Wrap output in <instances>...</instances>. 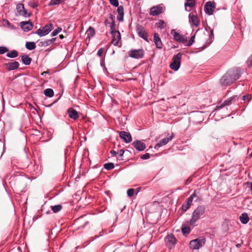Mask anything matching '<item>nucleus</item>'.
<instances>
[{
	"instance_id": "f257e3e1",
	"label": "nucleus",
	"mask_w": 252,
	"mask_h": 252,
	"mask_svg": "<svg viewBox=\"0 0 252 252\" xmlns=\"http://www.w3.org/2000/svg\"><path fill=\"white\" fill-rule=\"evenodd\" d=\"M236 75H234V73L231 72L225 73L220 79V83L221 86H228L233 83L235 80L238 79L241 74V71L236 70Z\"/></svg>"
},
{
	"instance_id": "f03ea898",
	"label": "nucleus",
	"mask_w": 252,
	"mask_h": 252,
	"mask_svg": "<svg viewBox=\"0 0 252 252\" xmlns=\"http://www.w3.org/2000/svg\"><path fill=\"white\" fill-rule=\"evenodd\" d=\"M205 207L204 205L198 206L193 211L192 214L191 219L189 220V224L194 226L195 222L199 218L203 215L205 212Z\"/></svg>"
},
{
	"instance_id": "7ed1b4c3",
	"label": "nucleus",
	"mask_w": 252,
	"mask_h": 252,
	"mask_svg": "<svg viewBox=\"0 0 252 252\" xmlns=\"http://www.w3.org/2000/svg\"><path fill=\"white\" fill-rule=\"evenodd\" d=\"M53 29V25L52 24H48L43 27L37 30L35 32V33L38 34L40 36H43L48 34Z\"/></svg>"
},
{
	"instance_id": "20e7f679",
	"label": "nucleus",
	"mask_w": 252,
	"mask_h": 252,
	"mask_svg": "<svg viewBox=\"0 0 252 252\" xmlns=\"http://www.w3.org/2000/svg\"><path fill=\"white\" fill-rule=\"evenodd\" d=\"M181 57L182 54L180 53H178L173 57V62L170 65L171 69L175 71L178 70L181 65Z\"/></svg>"
},
{
	"instance_id": "39448f33",
	"label": "nucleus",
	"mask_w": 252,
	"mask_h": 252,
	"mask_svg": "<svg viewBox=\"0 0 252 252\" xmlns=\"http://www.w3.org/2000/svg\"><path fill=\"white\" fill-rule=\"evenodd\" d=\"M130 57L135 59H139L143 57L144 55V51L142 49L138 50H131L128 53Z\"/></svg>"
},
{
	"instance_id": "423d86ee",
	"label": "nucleus",
	"mask_w": 252,
	"mask_h": 252,
	"mask_svg": "<svg viewBox=\"0 0 252 252\" xmlns=\"http://www.w3.org/2000/svg\"><path fill=\"white\" fill-rule=\"evenodd\" d=\"M216 2L214 1H208L205 3L204 11L209 15H212L216 8Z\"/></svg>"
},
{
	"instance_id": "0eeeda50",
	"label": "nucleus",
	"mask_w": 252,
	"mask_h": 252,
	"mask_svg": "<svg viewBox=\"0 0 252 252\" xmlns=\"http://www.w3.org/2000/svg\"><path fill=\"white\" fill-rule=\"evenodd\" d=\"M205 243L204 239H196L191 240L189 243V247L191 249H198Z\"/></svg>"
},
{
	"instance_id": "6e6552de",
	"label": "nucleus",
	"mask_w": 252,
	"mask_h": 252,
	"mask_svg": "<svg viewBox=\"0 0 252 252\" xmlns=\"http://www.w3.org/2000/svg\"><path fill=\"white\" fill-rule=\"evenodd\" d=\"M112 35L111 43L115 46L118 45L119 41L121 39V34L119 31L111 32Z\"/></svg>"
},
{
	"instance_id": "1a4fd4ad",
	"label": "nucleus",
	"mask_w": 252,
	"mask_h": 252,
	"mask_svg": "<svg viewBox=\"0 0 252 252\" xmlns=\"http://www.w3.org/2000/svg\"><path fill=\"white\" fill-rule=\"evenodd\" d=\"M20 26L24 32L31 31L33 28V24L30 21H23L20 23Z\"/></svg>"
},
{
	"instance_id": "9d476101",
	"label": "nucleus",
	"mask_w": 252,
	"mask_h": 252,
	"mask_svg": "<svg viewBox=\"0 0 252 252\" xmlns=\"http://www.w3.org/2000/svg\"><path fill=\"white\" fill-rule=\"evenodd\" d=\"M119 136L127 143H130L132 141V137L129 133L122 131L120 132Z\"/></svg>"
},
{
	"instance_id": "9b49d317",
	"label": "nucleus",
	"mask_w": 252,
	"mask_h": 252,
	"mask_svg": "<svg viewBox=\"0 0 252 252\" xmlns=\"http://www.w3.org/2000/svg\"><path fill=\"white\" fill-rule=\"evenodd\" d=\"M137 31L139 36L143 38L146 41H148L147 33L144 28L141 26L137 27Z\"/></svg>"
},
{
	"instance_id": "f8f14e48",
	"label": "nucleus",
	"mask_w": 252,
	"mask_h": 252,
	"mask_svg": "<svg viewBox=\"0 0 252 252\" xmlns=\"http://www.w3.org/2000/svg\"><path fill=\"white\" fill-rule=\"evenodd\" d=\"M189 21L190 23L196 27H198L200 24V21L198 17L193 14L192 13H190L189 16Z\"/></svg>"
},
{
	"instance_id": "ddd939ff",
	"label": "nucleus",
	"mask_w": 252,
	"mask_h": 252,
	"mask_svg": "<svg viewBox=\"0 0 252 252\" xmlns=\"http://www.w3.org/2000/svg\"><path fill=\"white\" fill-rule=\"evenodd\" d=\"M174 134L173 133H172V134L168 137L164 138L162 139H161L159 143L157 144L155 146V148H157L158 147H160L162 146L165 145L166 144H167L170 140L172 139V138L174 137Z\"/></svg>"
},
{
	"instance_id": "4468645a",
	"label": "nucleus",
	"mask_w": 252,
	"mask_h": 252,
	"mask_svg": "<svg viewBox=\"0 0 252 252\" xmlns=\"http://www.w3.org/2000/svg\"><path fill=\"white\" fill-rule=\"evenodd\" d=\"M174 39L179 42L183 43V44H186L187 43L188 40L187 38H185L183 35L180 34V33L177 32H174Z\"/></svg>"
},
{
	"instance_id": "2eb2a0df",
	"label": "nucleus",
	"mask_w": 252,
	"mask_h": 252,
	"mask_svg": "<svg viewBox=\"0 0 252 252\" xmlns=\"http://www.w3.org/2000/svg\"><path fill=\"white\" fill-rule=\"evenodd\" d=\"M133 146L138 151H143L146 148V145L144 143L136 140L132 143Z\"/></svg>"
},
{
	"instance_id": "dca6fc26",
	"label": "nucleus",
	"mask_w": 252,
	"mask_h": 252,
	"mask_svg": "<svg viewBox=\"0 0 252 252\" xmlns=\"http://www.w3.org/2000/svg\"><path fill=\"white\" fill-rule=\"evenodd\" d=\"M68 116L70 118L76 120L79 118L78 112L72 108H69L67 110Z\"/></svg>"
},
{
	"instance_id": "f3484780",
	"label": "nucleus",
	"mask_w": 252,
	"mask_h": 252,
	"mask_svg": "<svg viewBox=\"0 0 252 252\" xmlns=\"http://www.w3.org/2000/svg\"><path fill=\"white\" fill-rule=\"evenodd\" d=\"M154 41L158 48L160 49L162 48V43L158 33H155L154 34Z\"/></svg>"
},
{
	"instance_id": "a211bd4d",
	"label": "nucleus",
	"mask_w": 252,
	"mask_h": 252,
	"mask_svg": "<svg viewBox=\"0 0 252 252\" xmlns=\"http://www.w3.org/2000/svg\"><path fill=\"white\" fill-rule=\"evenodd\" d=\"M162 8L160 6H154L150 9V14L153 16H156L162 13Z\"/></svg>"
},
{
	"instance_id": "6ab92c4d",
	"label": "nucleus",
	"mask_w": 252,
	"mask_h": 252,
	"mask_svg": "<svg viewBox=\"0 0 252 252\" xmlns=\"http://www.w3.org/2000/svg\"><path fill=\"white\" fill-rule=\"evenodd\" d=\"M5 66L8 70H12L18 68L19 66V63L18 62L14 61L6 63Z\"/></svg>"
},
{
	"instance_id": "aec40b11",
	"label": "nucleus",
	"mask_w": 252,
	"mask_h": 252,
	"mask_svg": "<svg viewBox=\"0 0 252 252\" xmlns=\"http://www.w3.org/2000/svg\"><path fill=\"white\" fill-rule=\"evenodd\" d=\"M189 197L191 198V202H192L193 200L194 199L195 202H200L203 200L202 198L200 196V193L199 191H197L195 190L194 192Z\"/></svg>"
},
{
	"instance_id": "412c9836",
	"label": "nucleus",
	"mask_w": 252,
	"mask_h": 252,
	"mask_svg": "<svg viewBox=\"0 0 252 252\" xmlns=\"http://www.w3.org/2000/svg\"><path fill=\"white\" fill-rule=\"evenodd\" d=\"M117 9V12L118 16L117 19L119 21L122 22L124 20V8L122 5L118 6Z\"/></svg>"
},
{
	"instance_id": "4be33fe9",
	"label": "nucleus",
	"mask_w": 252,
	"mask_h": 252,
	"mask_svg": "<svg viewBox=\"0 0 252 252\" xmlns=\"http://www.w3.org/2000/svg\"><path fill=\"white\" fill-rule=\"evenodd\" d=\"M165 241L167 245L171 246L174 245L176 243V239L172 234L167 235L165 238Z\"/></svg>"
},
{
	"instance_id": "5701e85b",
	"label": "nucleus",
	"mask_w": 252,
	"mask_h": 252,
	"mask_svg": "<svg viewBox=\"0 0 252 252\" xmlns=\"http://www.w3.org/2000/svg\"><path fill=\"white\" fill-rule=\"evenodd\" d=\"M191 198H188L186 202L182 205V209L183 211H186L189 208L192 203Z\"/></svg>"
},
{
	"instance_id": "b1692460",
	"label": "nucleus",
	"mask_w": 252,
	"mask_h": 252,
	"mask_svg": "<svg viewBox=\"0 0 252 252\" xmlns=\"http://www.w3.org/2000/svg\"><path fill=\"white\" fill-rule=\"evenodd\" d=\"M109 18L110 19V20L111 21V23L110 25V27L111 29V32L116 31L115 30L116 24H115V20H114V17L113 16V15L111 13H110L109 15Z\"/></svg>"
},
{
	"instance_id": "393cba45",
	"label": "nucleus",
	"mask_w": 252,
	"mask_h": 252,
	"mask_svg": "<svg viewBox=\"0 0 252 252\" xmlns=\"http://www.w3.org/2000/svg\"><path fill=\"white\" fill-rule=\"evenodd\" d=\"M23 63L25 65H29L31 63L32 58L29 57L28 55H24L21 57Z\"/></svg>"
},
{
	"instance_id": "a878e982",
	"label": "nucleus",
	"mask_w": 252,
	"mask_h": 252,
	"mask_svg": "<svg viewBox=\"0 0 252 252\" xmlns=\"http://www.w3.org/2000/svg\"><path fill=\"white\" fill-rule=\"evenodd\" d=\"M240 220L242 223L246 224L249 220V218L247 214L244 213L240 216Z\"/></svg>"
},
{
	"instance_id": "bb28decb",
	"label": "nucleus",
	"mask_w": 252,
	"mask_h": 252,
	"mask_svg": "<svg viewBox=\"0 0 252 252\" xmlns=\"http://www.w3.org/2000/svg\"><path fill=\"white\" fill-rule=\"evenodd\" d=\"M95 33V30L92 27H90L86 32L87 37L89 38L92 37Z\"/></svg>"
},
{
	"instance_id": "cd10ccee",
	"label": "nucleus",
	"mask_w": 252,
	"mask_h": 252,
	"mask_svg": "<svg viewBox=\"0 0 252 252\" xmlns=\"http://www.w3.org/2000/svg\"><path fill=\"white\" fill-rule=\"evenodd\" d=\"M234 99H235L234 96L230 97V98H228L227 100H225L223 102V103L220 105V108H222L223 107H224L225 106L229 105L230 104H231L233 100Z\"/></svg>"
},
{
	"instance_id": "c85d7f7f",
	"label": "nucleus",
	"mask_w": 252,
	"mask_h": 252,
	"mask_svg": "<svg viewBox=\"0 0 252 252\" xmlns=\"http://www.w3.org/2000/svg\"><path fill=\"white\" fill-rule=\"evenodd\" d=\"M187 2L185 3V6L186 10H187V6L190 8L193 7L195 3V0H186Z\"/></svg>"
},
{
	"instance_id": "c756f323",
	"label": "nucleus",
	"mask_w": 252,
	"mask_h": 252,
	"mask_svg": "<svg viewBox=\"0 0 252 252\" xmlns=\"http://www.w3.org/2000/svg\"><path fill=\"white\" fill-rule=\"evenodd\" d=\"M44 94L46 96L52 97L54 95V91L52 89H46L44 91Z\"/></svg>"
},
{
	"instance_id": "7c9ffc66",
	"label": "nucleus",
	"mask_w": 252,
	"mask_h": 252,
	"mask_svg": "<svg viewBox=\"0 0 252 252\" xmlns=\"http://www.w3.org/2000/svg\"><path fill=\"white\" fill-rule=\"evenodd\" d=\"M35 44L33 42H28L26 44V47L30 50L35 49Z\"/></svg>"
},
{
	"instance_id": "2f4dec72",
	"label": "nucleus",
	"mask_w": 252,
	"mask_h": 252,
	"mask_svg": "<svg viewBox=\"0 0 252 252\" xmlns=\"http://www.w3.org/2000/svg\"><path fill=\"white\" fill-rule=\"evenodd\" d=\"M63 207L61 205H57L51 206V209L54 213H57L62 210Z\"/></svg>"
},
{
	"instance_id": "473e14b6",
	"label": "nucleus",
	"mask_w": 252,
	"mask_h": 252,
	"mask_svg": "<svg viewBox=\"0 0 252 252\" xmlns=\"http://www.w3.org/2000/svg\"><path fill=\"white\" fill-rule=\"evenodd\" d=\"M182 231L183 234L187 235L190 232V228L189 226H182Z\"/></svg>"
},
{
	"instance_id": "72a5a7b5",
	"label": "nucleus",
	"mask_w": 252,
	"mask_h": 252,
	"mask_svg": "<svg viewBox=\"0 0 252 252\" xmlns=\"http://www.w3.org/2000/svg\"><path fill=\"white\" fill-rule=\"evenodd\" d=\"M6 55L8 57L13 58L17 57L18 53L16 50H13L11 52L8 53Z\"/></svg>"
},
{
	"instance_id": "f704fd0d",
	"label": "nucleus",
	"mask_w": 252,
	"mask_h": 252,
	"mask_svg": "<svg viewBox=\"0 0 252 252\" xmlns=\"http://www.w3.org/2000/svg\"><path fill=\"white\" fill-rule=\"evenodd\" d=\"M114 167V164L111 162L107 163L104 165V167L105 168V169L108 170L113 169Z\"/></svg>"
},
{
	"instance_id": "c9c22d12",
	"label": "nucleus",
	"mask_w": 252,
	"mask_h": 252,
	"mask_svg": "<svg viewBox=\"0 0 252 252\" xmlns=\"http://www.w3.org/2000/svg\"><path fill=\"white\" fill-rule=\"evenodd\" d=\"M16 8L17 11L19 12V14H20V13L23 11V10L25 9V7L23 3H19L17 4Z\"/></svg>"
},
{
	"instance_id": "e433bc0d",
	"label": "nucleus",
	"mask_w": 252,
	"mask_h": 252,
	"mask_svg": "<svg viewBox=\"0 0 252 252\" xmlns=\"http://www.w3.org/2000/svg\"><path fill=\"white\" fill-rule=\"evenodd\" d=\"M62 1V0H51L49 4L50 6L59 4Z\"/></svg>"
},
{
	"instance_id": "4c0bfd02",
	"label": "nucleus",
	"mask_w": 252,
	"mask_h": 252,
	"mask_svg": "<svg viewBox=\"0 0 252 252\" xmlns=\"http://www.w3.org/2000/svg\"><path fill=\"white\" fill-rule=\"evenodd\" d=\"M29 5L32 8H35L38 6V2L31 1L29 2Z\"/></svg>"
},
{
	"instance_id": "58836bf2",
	"label": "nucleus",
	"mask_w": 252,
	"mask_h": 252,
	"mask_svg": "<svg viewBox=\"0 0 252 252\" xmlns=\"http://www.w3.org/2000/svg\"><path fill=\"white\" fill-rule=\"evenodd\" d=\"M134 189H129L127 191V194L129 197H132L134 193Z\"/></svg>"
},
{
	"instance_id": "ea45409f",
	"label": "nucleus",
	"mask_w": 252,
	"mask_h": 252,
	"mask_svg": "<svg viewBox=\"0 0 252 252\" xmlns=\"http://www.w3.org/2000/svg\"><path fill=\"white\" fill-rule=\"evenodd\" d=\"M62 31V28H58L57 29L55 30L52 33V36H56L60 32Z\"/></svg>"
},
{
	"instance_id": "a19ab883",
	"label": "nucleus",
	"mask_w": 252,
	"mask_h": 252,
	"mask_svg": "<svg viewBox=\"0 0 252 252\" xmlns=\"http://www.w3.org/2000/svg\"><path fill=\"white\" fill-rule=\"evenodd\" d=\"M20 15L25 17H30L31 15V13H28L27 11L25 9H24L23 11L21 13H20Z\"/></svg>"
},
{
	"instance_id": "79ce46f5",
	"label": "nucleus",
	"mask_w": 252,
	"mask_h": 252,
	"mask_svg": "<svg viewBox=\"0 0 252 252\" xmlns=\"http://www.w3.org/2000/svg\"><path fill=\"white\" fill-rule=\"evenodd\" d=\"M110 3L115 7L119 6V2L118 0H109Z\"/></svg>"
},
{
	"instance_id": "37998d69",
	"label": "nucleus",
	"mask_w": 252,
	"mask_h": 252,
	"mask_svg": "<svg viewBox=\"0 0 252 252\" xmlns=\"http://www.w3.org/2000/svg\"><path fill=\"white\" fill-rule=\"evenodd\" d=\"M194 39H195V35L192 36L191 37L190 40H189V41L188 42L187 45L189 46H191L194 42Z\"/></svg>"
},
{
	"instance_id": "c03bdc74",
	"label": "nucleus",
	"mask_w": 252,
	"mask_h": 252,
	"mask_svg": "<svg viewBox=\"0 0 252 252\" xmlns=\"http://www.w3.org/2000/svg\"><path fill=\"white\" fill-rule=\"evenodd\" d=\"M8 51V49L4 47H0V54H2Z\"/></svg>"
},
{
	"instance_id": "a18cd8bd",
	"label": "nucleus",
	"mask_w": 252,
	"mask_h": 252,
	"mask_svg": "<svg viewBox=\"0 0 252 252\" xmlns=\"http://www.w3.org/2000/svg\"><path fill=\"white\" fill-rule=\"evenodd\" d=\"M150 158V155L149 153H146L144 155H142L141 156V158L143 159H149Z\"/></svg>"
},
{
	"instance_id": "49530a36",
	"label": "nucleus",
	"mask_w": 252,
	"mask_h": 252,
	"mask_svg": "<svg viewBox=\"0 0 252 252\" xmlns=\"http://www.w3.org/2000/svg\"><path fill=\"white\" fill-rule=\"evenodd\" d=\"M252 99V96L250 94L245 95L243 96V99L244 100H248L249 101Z\"/></svg>"
},
{
	"instance_id": "de8ad7c7",
	"label": "nucleus",
	"mask_w": 252,
	"mask_h": 252,
	"mask_svg": "<svg viewBox=\"0 0 252 252\" xmlns=\"http://www.w3.org/2000/svg\"><path fill=\"white\" fill-rule=\"evenodd\" d=\"M117 154H118V158L120 159H123L122 158V157H123L124 154V151L123 150H120L118 153H117Z\"/></svg>"
},
{
	"instance_id": "09e8293b",
	"label": "nucleus",
	"mask_w": 252,
	"mask_h": 252,
	"mask_svg": "<svg viewBox=\"0 0 252 252\" xmlns=\"http://www.w3.org/2000/svg\"><path fill=\"white\" fill-rule=\"evenodd\" d=\"M49 42V41L48 40H46L44 41H41L40 42L39 45H41V46H48V45H50Z\"/></svg>"
},
{
	"instance_id": "8fccbe9b",
	"label": "nucleus",
	"mask_w": 252,
	"mask_h": 252,
	"mask_svg": "<svg viewBox=\"0 0 252 252\" xmlns=\"http://www.w3.org/2000/svg\"><path fill=\"white\" fill-rule=\"evenodd\" d=\"M158 27L160 29L163 28L164 27V26L165 25V23L163 20H160V21L158 23Z\"/></svg>"
},
{
	"instance_id": "3c124183",
	"label": "nucleus",
	"mask_w": 252,
	"mask_h": 252,
	"mask_svg": "<svg viewBox=\"0 0 252 252\" xmlns=\"http://www.w3.org/2000/svg\"><path fill=\"white\" fill-rule=\"evenodd\" d=\"M103 48H100L98 51H97V55L99 56V57H101L102 55H103Z\"/></svg>"
},
{
	"instance_id": "603ef678",
	"label": "nucleus",
	"mask_w": 252,
	"mask_h": 252,
	"mask_svg": "<svg viewBox=\"0 0 252 252\" xmlns=\"http://www.w3.org/2000/svg\"><path fill=\"white\" fill-rule=\"evenodd\" d=\"M248 66H252V55L251 56L248 60Z\"/></svg>"
},
{
	"instance_id": "864d4df0",
	"label": "nucleus",
	"mask_w": 252,
	"mask_h": 252,
	"mask_svg": "<svg viewBox=\"0 0 252 252\" xmlns=\"http://www.w3.org/2000/svg\"><path fill=\"white\" fill-rule=\"evenodd\" d=\"M111 23V21L110 20L109 18L108 19H107L105 21V24L106 26H108V25H110Z\"/></svg>"
},
{
	"instance_id": "5fc2aeb1",
	"label": "nucleus",
	"mask_w": 252,
	"mask_h": 252,
	"mask_svg": "<svg viewBox=\"0 0 252 252\" xmlns=\"http://www.w3.org/2000/svg\"><path fill=\"white\" fill-rule=\"evenodd\" d=\"M55 40L56 38H53L51 39H48V40L49 41V43L50 44L53 43L55 41Z\"/></svg>"
},
{
	"instance_id": "6e6d98bb",
	"label": "nucleus",
	"mask_w": 252,
	"mask_h": 252,
	"mask_svg": "<svg viewBox=\"0 0 252 252\" xmlns=\"http://www.w3.org/2000/svg\"><path fill=\"white\" fill-rule=\"evenodd\" d=\"M110 153L112 155L114 156H116L117 154V153L114 150H111L110 151Z\"/></svg>"
},
{
	"instance_id": "4d7b16f0",
	"label": "nucleus",
	"mask_w": 252,
	"mask_h": 252,
	"mask_svg": "<svg viewBox=\"0 0 252 252\" xmlns=\"http://www.w3.org/2000/svg\"><path fill=\"white\" fill-rule=\"evenodd\" d=\"M47 73H49V71L48 70H47L46 71H44L42 73H41V75H44L45 74H47Z\"/></svg>"
},
{
	"instance_id": "13d9d810",
	"label": "nucleus",
	"mask_w": 252,
	"mask_h": 252,
	"mask_svg": "<svg viewBox=\"0 0 252 252\" xmlns=\"http://www.w3.org/2000/svg\"><path fill=\"white\" fill-rule=\"evenodd\" d=\"M241 244H236V247H237V248H239V247H241Z\"/></svg>"
},
{
	"instance_id": "bf43d9fd",
	"label": "nucleus",
	"mask_w": 252,
	"mask_h": 252,
	"mask_svg": "<svg viewBox=\"0 0 252 252\" xmlns=\"http://www.w3.org/2000/svg\"><path fill=\"white\" fill-rule=\"evenodd\" d=\"M59 36H60V38H61V39H63L64 38V36L63 34L60 35Z\"/></svg>"
},
{
	"instance_id": "052dcab7",
	"label": "nucleus",
	"mask_w": 252,
	"mask_h": 252,
	"mask_svg": "<svg viewBox=\"0 0 252 252\" xmlns=\"http://www.w3.org/2000/svg\"><path fill=\"white\" fill-rule=\"evenodd\" d=\"M210 34H211V35L213 36V31H212V30L211 31V33H210Z\"/></svg>"
},
{
	"instance_id": "680f3d73",
	"label": "nucleus",
	"mask_w": 252,
	"mask_h": 252,
	"mask_svg": "<svg viewBox=\"0 0 252 252\" xmlns=\"http://www.w3.org/2000/svg\"><path fill=\"white\" fill-rule=\"evenodd\" d=\"M190 180H189V179H188V180H187V182H190Z\"/></svg>"
},
{
	"instance_id": "e2e57ef3",
	"label": "nucleus",
	"mask_w": 252,
	"mask_h": 252,
	"mask_svg": "<svg viewBox=\"0 0 252 252\" xmlns=\"http://www.w3.org/2000/svg\"><path fill=\"white\" fill-rule=\"evenodd\" d=\"M80 220V218L78 219V221H79Z\"/></svg>"
}]
</instances>
